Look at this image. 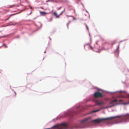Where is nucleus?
<instances>
[{
	"mask_svg": "<svg viewBox=\"0 0 129 129\" xmlns=\"http://www.w3.org/2000/svg\"><path fill=\"white\" fill-rule=\"evenodd\" d=\"M90 47L91 49H92V48L91 46H90Z\"/></svg>",
	"mask_w": 129,
	"mask_h": 129,
	"instance_id": "20",
	"label": "nucleus"
},
{
	"mask_svg": "<svg viewBox=\"0 0 129 129\" xmlns=\"http://www.w3.org/2000/svg\"><path fill=\"white\" fill-rule=\"evenodd\" d=\"M61 8V7H60L58 9V10H59V9H60Z\"/></svg>",
	"mask_w": 129,
	"mask_h": 129,
	"instance_id": "18",
	"label": "nucleus"
},
{
	"mask_svg": "<svg viewBox=\"0 0 129 129\" xmlns=\"http://www.w3.org/2000/svg\"><path fill=\"white\" fill-rule=\"evenodd\" d=\"M68 124L64 123H63L60 124H56L52 127L51 128H54L57 129H66L68 128Z\"/></svg>",
	"mask_w": 129,
	"mask_h": 129,
	"instance_id": "3",
	"label": "nucleus"
},
{
	"mask_svg": "<svg viewBox=\"0 0 129 129\" xmlns=\"http://www.w3.org/2000/svg\"><path fill=\"white\" fill-rule=\"evenodd\" d=\"M40 13L41 15L42 16H44L45 15L47 14V13L41 11H40Z\"/></svg>",
	"mask_w": 129,
	"mask_h": 129,
	"instance_id": "9",
	"label": "nucleus"
},
{
	"mask_svg": "<svg viewBox=\"0 0 129 129\" xmlns=\"http://www.w3.org/2000/svg\"><path fill=\"white\" fill-rule=\"evenodd\" d=\"M102 96V94L99 92H96L94 94V96L95 98H101Z\"/></svg>",
	"mask_w": 129,
	"mask_h": 129,
	"instance_id": "5",
	"label": "nucleus"
},
{
	"mask_svg": "<svg viewBox=\"0 0 129 129\" xmlns=\"http://www.w3.org/2000/svg\"><path fill=\"white\" fill-rule=\"evenodd\" d=\"M86 28H87V30H89V28H88L87 26L86 25Z\"/></svg>",
	"mask_w": 129,
	"mask_h": 129,
	"instance_id": "15",
	"label": "nucleus"
},
{
	"mask_svg": "<svg viewBox=\"0 0 129 129\" xmlns=\"http://www.w3.org/2000/svg\"><path fill=\"white\" fill-rule=\"evenodd\" d=\"M117 102V100L116 99H114L113 101L111 102L110 103V104H112V105L109 106V107H111L115 105V104H114V103H116Z\"/></svg>",
	"mask_w": 129,
	"mask_h": 129,
	"instance_id": "6",
	"label": "nucleus"
},
{
	"mask_svg": "<svg viewBox=\"0 0 129 129\" xmlns=\"http://www.w3.org/2000/svg\"><path fill=\"white\" fill-rule=\"evenodd\" d=\"M15 92V94H16V92Z\"/></svg>",
	"mask_w": 129,
	"mask_h": 129,
	"instance_id": "25",
	"label": "nucleus"
},
{
	"mask_svg": "<svg viewBox=\"0 0 129 129\" xmlns=\"http://www.w3.org/2000/svg\"><path fill=\"white\" fill-rule=\"evenodd\" d=\"M121 119V120L120 122H126L127 120L129 121V113L123 115Z\"/></svg>",
	"mask_w": 129,
	"mask_h": 129,
	"instance_id": "4",
	"label": "nucleus"
},
{
	"mask_svg": "<svg viewBox=\"0 0 129 129\" xmlns=\"http://www.w3.org/2000/svg\"><path fill=\"white\" fill-rule=\"evenodd\" d=\"M122 100H119V102H122Z\"/></svg>",
	"mask_w": 129,
	"mask_h": 129,
	"instance_id": "19",
	"label": "nucleus"
},
{
	"mask_svg": "<svg viewBox=\"0 0 129 129\" xmlns=\"http://www.w3.org/2000/svg\"><path fill=\"white\" fill-rule=\"evenodd\" d=\"M95 103L98 105H101L105 104V103L102 101H95Z\"/></svg>",
	"mask_w": 129,
	"mask_h": 129,
	"instance_id": "7",
	"label": "nucleus"
},
{
	"mask_svg": "<svg viewBox=\"0 0 129 129\" xmlns=\"http://www.w3.org/2000/svg\"><path fill=\"white\" fill-rule=\"evenodd\" d=\"M89 118H85L81 121L79 124H76L74 125V127L76 128H81L84 127L87 125L89 122L88 121Z\"/></svg>",
	"mask_w": 129,
	"mask_h": 129,
	"instance_id": "2",
	"label": "nucleus"
},
{
	"mask_svg": "<svg viewBox=\"0 0 129 129\" xmlns=\"http://www.w3.org/2000/svg\"><path fill=\"white\" fill-rule=\"evenodd\" d=\"M63 13V11H62V12H61V13H60V14L59 15H61V14H62Z\"/></svg>",
	"mask_w": 129,
	"mask_h": 129,
	"instance_id": "17",
	"label": "nucleus"
},
{
	"mask_svg": "<svg viewBox=\"0 0 129 129\" xmlns=\"http://www.w3.org/2000/svg\"><path fill=\"white\" fill-rule=\"evenodd\" d=\"M118 98H125V97L124 96L120 94L117 96Z\"/></svg>",
	"mask_w": 129,
	"mask_h": 129,
	"instance_id": "10",
	"label": "nucleus"
},
{
	"mask_svg": "<svg viewBox=\"0 0 129 129\" xmlns=\"http://www.w3.org/2000/svg\"><path fill=\"white\" fill-rule=\"evenodd\" d=\"M123 116V115L121 116H117L110 117H109L105 118H99L97 119L92 120L91 121V122H93L95 123H99L103 122V121L107 120H111L116 117H120V118L117 122V123H120L122 122H120L121 120V118Z\"/></svg>",
	"mask_w": 129,
	"mask_h": 129,
	"instance_id": "1",
	"label": "nucleus"
},
{
	"mask_svg": "<svg viewBox=\"0 0 129 129\" xmlns=\"http://www.w3.org/2000/svg\"><path fill=\"white\" fill-rule=\"evenodd\" d=\"M119 44L117 47V49H118L119 48Z\"/></svg>",
	"mask_w": 129,
	"mask_h": 129,
	"instance_id": "16",
	"label": "nucleus"
},
{
	"mask_svg": "<svg viewBox=\"0 0 129 129\" xmlns=\"http://www.w3.org/2000/svg\"><path fill=\"white\" fill-rule=\"evenodd\" d=\"M99 110H94L92 112H98V111H99Z\"/></svg>",
	"mask_w": 129,
	"mask_h": 129,
	"instance_id": "13",
	"label": "nucleus"
},
{
	"mask_svg": "<svg viewBox=\"0 0 129 129\" xmlns=\"http://www.w3.org/2000/svg\"><path fill=\"white\" fill-rule=\"evenodd\" d=\"M41 8L42 9H43V7H41Z\"/></svg>",
	"mask_w": 129,
	"mask_h": 129,
	"instance_id": "24",
	"label": "nucleus"
},
{
	"mask_svg": "<svg viewBox=\"0 0 129 129\" xmlns=\"http://www.w3.org/2000/svg\"><path fill=\"white\" fill-rule=\"evenodd\" d=\"M45 129H50V128H45Z\"/></svg>",
	"mask_w": 129,
	"mask_h": 129,
	"instance_id": "23",
	"label": "nucleus"
},
{
	"mask_svg": "<svg viewBox=\"0 0 129 129\" xmlns=\"http://www.w3.org/2000/svg\"><path fill=\"white\" fill-rule=\"evenodd\" d=\"M69 115V113H67L64 114V117L67 116Z\"/></svg>",
	"mask_w": 129,
	"mask_h": 129,
	"instance_id": "11",
	"label": "nucleus"
},
{
	"mask_svg": "<svg viewBox=\"0 0 129 129\" xmlns=\"http://www.w3.org/2000/svg\"><path fill=\"white\" fill-rule=\"evenodd\" d=\"M53 14L54 15L56 18H59L60 15H57L56 12H55L53 13Z\"/></svg>",
	"mask_w": 129,
	"mask_h": 129,
	"instance_id": "8",
	"label": "nucleus"
},
{
	"mask_svg": "<svg viewBox=\"0 0 129 129\" xmlns=\"http://www.w3.org/2000/svg\"><path fill=\"white\" fill-rule=\"evenodd\" d=\"M18 5H13L12 6H11V7H14V6L18 7Z\"/></svg>",
	"mask_w": 129,
	"mask_h": 129,
	"instance_id": "12",
	"label": "nucleus"
},
{
	"mask_svg": "<svg viewBox=\"0 0 129 129\" xmlns=\"http://www.w3.org/2000/svg\"><path fill=\"white\" fill-rule=\"evenodd\" d=\"M65 9H64V10H63V12H64L65 11Z\"/></svg>",
	"mask_w": 129,
	"mask_h": 129,
	"instance_id": "22",
	"label": "nucleus"
},
{
	"mask_svg": "<svg viewBox=\"0 0 129 129\" xmlns=\"http://www.w3.org/2000/svg\"><path fill=\"white\" fill-rule=\"evenodd\" d=\"M3 45L4 46V47L6 48H8V46H7V45H6L5 44H3Z\"/></svg>",
	"mask_w": 129,
	"mask_h": 129,
	"instance_id": "14",
	"label": "nucleus"
},
{
	"mask_svg": "<svg viewBox=\"0 0 129 129\" xmlns=\"http://www.w3.org/2000/svg\"><path fill=\"white\" fill-rule=\"evenodd\" d=\"M68 25H69V23H68L67 24L68 27Z\"/></svg>",
	"mask_w": 129,
	"mask_h": 129,
	"instance_id": "21",
	"label": "nucleus"
}]
</instances>
